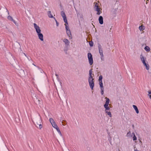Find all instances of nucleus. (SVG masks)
<instances>
[{
    "label": "nucleus",
    "instance_id": "9d476101",
    "mask_svg": "<svg viewBox=\"0 0 151 151\" xmlns=\"http://www.w3.org/2000/svg\"><path fill=\"white\" fill-rule=\"evenodd\" d=\"M99 84L100 87L101 94L103 95L104 93V87L102 82H99Z\"/></svg>",
    "mask_w": 151,
    "mask_h": 151
},
{
    "label": "nucleus",
    "instance_id": "72a5a7b5",
    "mask_svg": "<svg viewBox=\"0 0 151 151\" xmlns=\"http://www.w3.org/2000/svg\"><path fill=\"white\" fill-rule=\"evenodd\" d=\"M56 76H57V77L58 76V75L57 74H56Z\"/></svg>",
    "mask_w": 151,
    "mask_h": 151
},
{
    "label": "nucleus",
    "instance_id": "4be33fe9",
    "mask_svg": "<svg viewBox=\"0 0 151 151\" xmlns=\"http://www.w3.org/2000/svg\"><path fill=\"white\" fill-rule=\"evenodd\" d=\"M7 18L9 20L12 21H13L14 20L13 18L10 16H9L7 17Z\"/></svg>",
    "mask_w": 151,
    "mask_h": 151
},
{
    "label": "nucleus",
    "instance_id": "423d86ee",
    "mask_svg": "<svg viewBox=\"0 0 151 151\" xmlns=\"http://www.w3.org/2000/svg\"><path fill=\"white\" fill-rule=\"evenodd\" d=\"M105 99H106V101L104 105V106L105 109V110H110V108L109 106V99L106 97Z\"/></svg>",
    "mask_w": 151,
    "mask_h": 151
},
{
    "label": "nucleus",
    "instance_id": "39448f33",
    "mask_svg": "<svg viewBox=\"0 0 151 151\" xmlns=\"http://www.w3.org/2000/svg\"><path fill=\"white\" fill-rule=\"evenodd\" d=\"M39 115L40 116V119H36V122L37 125L39 126V127H38L37 125L36 126L39 129H41L42 127V122L41 117L40 116L39 114Z\"/></svg>",
    "mask_w": 151,
    "mask_h": 151
},
{
    "label": "nucleus",
    "instance_id": "f8f14e48",
    "mask_svg": "<svg viewBox=\"0 0 151 151\" xmlns=\"http://www.w3.org/2000/svg\"><path fill=\"white\" fill-rule=\"evenodd\" d=\"M140 58L143 64L146 63L145 62V60H146V58L144 57L142 55H140Z\"/></svg>",
    "mask_w": 151,
    "mask_h": 151
},
{
    "label": "nucleus",
    "instance_id": "a878e982",
    "mask_svg": "<svg viewBox=\"0 0 151 151\" xmlns=\"http://www.w3.org/2000/svg\"><path fill=\"white\" fill-rule=\"evenodd\" d=\"M89 44L90 46L92 47L93 45V42H90Z\"/></svg>",
    "mask_w": 151,
    "mask_h": 151
},
{
    "label": "nucleus",
    "instance_id": "412c9836",
    "mask_svg": "<svg viewBox=\"0 0 151 151\" xmlns=\"http://www.w3.org/2000/svg\"><path fill=\"white\" fill-rule=\"evenodd\" d=\"M132 134L133 135V140H136L137 139V137L135 136L134 133V132L132 133Z\"/></svg>",
    "mask_w": 151,
    "mask_h": 151
},
{
    "label": "nucleus",
    "instance_id": "9b49d317",
    "mask_svg": "<svg viewBox=\"0 0 151 151\" xmlns=\"http://www.w3.org/2000/svg\"><path fill=\"white\" fill-rule=\"evenodd\" d=\"M63 41L64 42L66 47H68L69 45L70 42L67 39H64L63 40Z\"/></svg>",
    "mask_w": 151,
    "mask_h": 151
},
{
    "label": "nucleus",
    "instance_id": "6ab92c4d",
    "mask_svg": "<svg viewBox=\"0 0 151 151\" xmlns=\"http://www.w3.org/2000/svg\"><path fill=\"white\" fill-rule=\"evenodd\" d=\"M103 78L102 76L101 75H100L99 78V82H102V79Z\"/></svg>",
    "mask_w": 151,
    "mask_h": 151
},
{
    "label": "nucleus",
    "instance_id": "7c9ffc66",
    "mask_svg": "<svg viewBox=\"0 0 151 151\" xmlns=\"http://www.w3.org/2000/svg\"><path fill=\"white\" fill-rule=\"evenodd\" d=\"M135 148V147L134 148ZM134 149V151H139V150H137V149Z\"/></svg>",
    "mask_w": 151,
    "mask_h": 151
},
{
    "label": "nucleus",
    "instance_id": "0eeeda50",
    "mask_svg": "<svg viewBox=\"0 0 151 151\" xmlns=\"http://www.w3.org/2000/svg\"><path fill=\"white\" fill-rule=\"evenodd\" d=\"M98 47L99 50V53L101 55V60H104V55L103 54V51L102 50V49L101 47V46L100 44H98Z\"/></svg>",
    "mask_w": 151,
    "mask_h": 151
},
{
    "label": "nucleus",
    "instance_id": "1a4fd4ad",
    "mask_svg": "<svg viewBox=\"0 0 151 151\" xmlns=\"http://www.w3.org/2000/svg\"><path fill=\"white\" fill-rule=\"evenodd\" d=\"M51 123V124L52 127L54 128H55L57 127H58V126L55 123V122L54 121L53 119L52 118H50V119H49Z\"/></svg>",
    "mask_w": 151,
    "mask_h": 151
},
{
    "label": "nucleus",
    "instance_id": "5701e85b",
    "mask_svg": "<svg viewBox=\"0 0 151 151\" xmlns=\"http://www.w3.org/2000/svg\"><path fill=\"white\" fill-rule=\"evenodd\" d=\"M127 137H132V135L131 133L130 132H128L127 133Z\"/></svg>",
    "mask_w": 151,
    "mask_h": 151
},
{
    "label": "nucleus",
    "instance_id": "2eb2a0df",
    "mask_svg": "<svg viewBox=\"0 0 151 151\" xmlns=\"http://www.w3.org/2000/svg\"><path fill=\"white\" fill-rule=\"evenodd\" d=\"M47 14L49 18H53L54 17H53L52 15L51 12L50 11H48V12Z\"/></svg>",
    "mask_w": 151,
    "mask_h": 151
},
{
    "label": "nucleus",
    "instance_id": "a211bd4d",
    "mask_svg": "<svg viewBox=\"0 0 151 151\" xmlns=\"http://www.w3.org/2000/svg\"><path fill=\"white\" fill-rule=\"evenodd\" d=\"M139 29L140 31L143 30L145 29V27L144 26L141 25L139 26Z\"/></svg>",
    "mask_w": 151,
    "mask_h": 151
},
{
    "label": "nucleus",
    "instance_id": "bb28decb",
    "mask_svg": "<svg viewBox=\"0 0 151 151\" xmlns=\"http://www.w3.org/2000/svg\"><path fill=\"white\" fill-rule=\"evenodd\" d=\"M148 96H149L150 95H151V90H150L148 91Z\"/></svg>",
    "mask_w": 151,
    "mask_h": 151
},
{
    "label": "nucleus",
    "instance_id": "f3484780",
    "mask_svg": "<svg viewBox=\"0 0 151 151\" xmlns=\"http://www.w3.org/2000/svg\"><path fill=\"white\" fill-rule=\"evenodd\" d=\"M144 49L147 52L150 51V48L147 46H146L145 47Z\"/></svg>",
    "mask_w": 151,
    "mask_h": 151
},
{
    "label": "nucleus",
    "instance_id": "c756f323",
    "mask_svg": "<svg viewBox=\"0 0 151 151\" xmlns=\"http://www.w3.org/2000/svg\"><path fill=\"white\" fill-rule=\"evenodd\" d=\"M104 111H105V113H106L107 112H108L110 111H109V110H105Z\"/></svg>",
    "mask_w": 151,
    "mask_h": 151
},
{
    "label": "nucleus",
    "instance_id": "4468645a",
    "mask_svg": "<svg viewBox=\"0 0 151 151\" xmlns=\"http://www.w3.org/2000/svg\"><path fill=\"white\" fill-rule=\"evenodd\" d=\"M133 107L135 110L136 113L137 114H138L139 113V111L137 106L136 105H133Z\"/></svg>",
    "mask_w": 151,
    "mask_h": 151
},
{
    "label": "nucleus",
    "instance_id": "f257e3e1",
    "mask_svg": "<svg viewBox=\"0 0 151 151\" xmlns=\"http://www.w3.org/2000/svg\"><path fill=\"white\" fill-rule=\"evenodd\" d=\"M61 14L63 18L64 22L65 23V24L64 25L65 26V28L67 35L69 37L70 39H72V37H71V33L68 27V24L67 22V20L65 14L64 12L63 11L61 12Z\"/></svg>",
    "mask_w": 151,
    "mask_h": 151
},
{
    "label": "nucleus",
    "instance_id": "393cba45",
    "mask_svg": "<svg viewBox=\"0 0 151 151\" xmlns=\"http://www.w3.org/2000/svg\"><path fill=\"white\" fill-rule=\"evenodd\" d=\"M53 19H54V20H55V21L56 22L57 26V27H58V26H59V23L58 22L57 20H56V19H55V18L54 17Z\"/></svg>",
    "mask_w": 151,
    "mask_h": 151
},
{
    "label": "nucleus",
    "instance_id": "473e14b6",
    "mask_svg": "<svg viewBox=\"0 0 151 151\" xmlns=\"http://www.w3.org/2000/svg\"><path fill=\"white\" fill-rule=\"evenodd\" d=\"M6 11H7V12H8V14H9V12H8V10L7 9H6Z\"/></svg>",
    "mask_w": 151,
    "mask_h": 151
},
{
    "label": "nucleus",
    "instance_id": "f03ea898",
    "mask_svg": "<svg viewBox=\"0 0 151 151\" xmlns=\"http://www.w3.org/2000/svg\"><path fill=\"white\" fill-rule=\"evenodd\" d=\"M92 69L90 70L89 71V77L88 78V82L90 87L92 90H93L94 86V79L93 78L94 75L92 74Z\"/></svg>",
    "mask_w": 151,
    "mask_h": 151
},
{
    "label": "nucleus",
    "instance_id": "7ed1b4c3",
    "mask_svg": "<svg viewBox=\"0 0 151 151\" xmlns=\"http://www.w3.org/2000/svg\"><path fill=\"white\" fill-rule=\"evenodd\" d=\"M34 28L37 33L39 38L42 41H43V34L41 33V31L40 27L36 23L33 24Z\"/></svg>",
    "mask_w": 151,
    "mask_h": 151
},
{
    "label": "nucleus",
    "instance_id": "c85d7f7f",
    "mask_svg": "<svg viewBox=\"0 0 151 151\" xmlns=\"http://www.w3.org/2000/svg\"><path fill=\"white\" fill-rule=\"evenodd\" d=\"M27 59L29 60L30 61V60H31V58H29L27 57Z\"/></svg>",
    "mask_w": 151,
    "mask_h": 151
},
{
    "label": "nucleus",
    "instance_id": "ddd939ff",
    "mask_svg": "<svg viewBox=\"0 0 151 151\" xmlns=\"http://www.w3.org/2000/svg\"><path fill=\"white\" fill-rule=\"evenodd\" d=\"M99 23L101 24H102L103 23V17L101 16H100L99 17Z\"/></svg>",
    "mask_w": 151,
    "mask_h": 151
},
{
    "label": "nucleus",
    "instance_id": "dca6fc26",
    "mask_svg": "<svg viewBox=\"0 0 151 151\" xmlns=\"http://www.w3.org/2000/svg\"><path fill=\"white\" fill-rule=\"evenodd\" d=\"M145 66V68L147 70H149V65L148 64L146 63L143 64Z\"/></svg>",
    "mask_w": 151,
    "mask_h": 151
},
{
    "label": "nucleus",
    "instance_id": "20e7f679",
    "mask_svg": "<svg viewBox=\"0 0 151 151\" xmlns=\"http://www.w3.org/2000/svg\"><path fill=\"white\" fill-rule=\"evenodd\" d=\"M94 9L95 11L97 12L96 14L98 15H99L102 12L100 10V9L99 6H98V4L96 2L94 3Z\"/></svg>",
    "mask_w": 151,
    "mask_h": 151
},
{
    "label": "nucleus",
    "instance_id": "f704fd0d",
    "mask_svg": "<svg viewBox=\"0 0 151 151\" xmlns=\"http://www.w3.org/2000/svg\"><path fill=\"white\" fill-rule=\"evenodd\" d=\"M24 55H25V56L27 57V56L26 55L25 53H24Z\"/></svg>",
    "mask_w": 151,
    "mask_h": 151
},
{
    "label": "nucleus",
    "instance_id": "2f4dec72",
    "mask_svg": "<svg viewBox=\"0 0 151 151\" xmlns=\"http://www.w3.org/2000/svg\"><path fill=\"white\" fill-rule=\"evenodd\" d=\"M149 97V98L151 99V95H150L148 96Z\"/></svg>",
    "mask_w": 151,
    "mask_h": 151
},
{
    "label": "nucleus",
    "instance_id": "cd10ccee",
    "mask_svg": "<svg viewBox=\"0 0 151 151\" xmlns=\"http://www.w3.org/2000/svg\"><path fill=\"white\" fill-rule=\"evenodd\" d=\"M12 21L17 26L18 25V24L16 22L15 20H13V21Z\"/></svg>",
    "mask_w": 151,
    "mask_h": 151
},
{
    "label": "nucleus",
    "instance_id": "6e6552de",
    "mask_svg": "<svg viewBox=\"0 0 151 151\" xmlns=\"http://www.w3.org/2000/svg\"><path fill=\"white\" fill-rule=\"evenodd\" d=\"M88 61L90 65H92L93 63V58L92 55L91 53H89L88 54Z\"/></svg>",
    "mask_w": 151,
    "mask_h": 151
},
{
    "label": "nucleus",
    "instance_id": "aec40b11",
    "mask_svg": "<svg viewBox=\"0 0 151 151\" xmlns=\"http://www.w3.org/2000/svg\"><path fill=\"white\" fill-rule=\"evenodd\" d=\"M56 130H57V131H58V133L60 135H62V134H61V132L59 129V128L58 127H57L56 128H55Z\"/></svg>",
    "mask_w": 151,
    "mask_h": 151
},
{
    "label": "nucleus",
    "instance_id": "b1692460",
    "mask_svg": "<svg viewBox=\"0 0 151 151\" xmlns=\"http://www.w3.org/2000/svg\"><path fill=\"white\" fill-rule=\"evenodd\" d=\"M106 114H107L110 117H111L112 115L111 112L110 111L107 112Z\"/></svg>",
    "mask_w": 151,
    "mask_h": 151
}]
</instances>
